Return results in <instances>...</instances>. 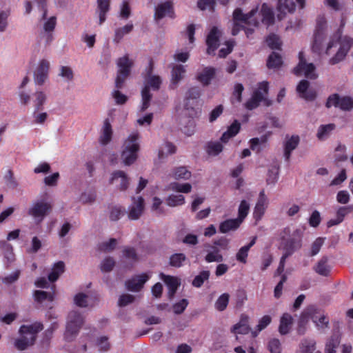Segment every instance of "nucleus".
I'll return each mask as SVG.
<instances>
[{
    "label": "nucleus",
    "instance_id": "nucleus-61",
    "mask_svg": "<svg viewBox=\"0 0 353 353\" xmlns=\"http://www.w3.org/2000/svg\"><path fill=\"white\" fill-rule=\"evenodd\" d=\"M266 142V138L262 137L261 139L259 138H253L250 141V148L256 152H259L261 151V145H265Z\"/></svg>",
    "mask_w": 353,
    "mask_h": 353
},
{
    "label": "nucleus",
    "instance_id": "nucleus-26",
    "mask_svg": "<svg viewBox=\"0 0 353 353\" xmlns=\"http://www.w3.org/2000/svg\"><path fill=\"white\" fill-rule=\"evenodd\" d=\"M352 208L350 206L340 207L336 212L334 218L330 219L327 222V226L331 228L337 225L342 223L345 217L351 212Z\"/></svg>",
    "mask_w": 353,
    "mask_h": 353
},
{
    "label": "nucleus",
    "instance_id": "nucleus-42",
    "mask_svg": "<svg viewBox=\"0 0 353 353\" xmlns=\"http://www.w3.org/2000/svg\"><path fill=\"white\" fill-rule=\"evenodd\" d=\"M212 250H208V254L205 256V261L208 263L221 262L223 260V255L219 250L216 247H211Z\"/></svg>",
    "mask_w": 353,
    "mask_h": 353
},
{
    "label": "nucleus",
    "instance_id": "nucleus-28",
    "mask_svg": "<svg viewBox=\"0 0 353 353\" xmlns=\"http://www.w3.org/2000/svg\"><path fill=\"white\" fill-rule=\"evenodd\" d=\"M97 9L99 21V24L101 25L106 20V14L110 8V0H97Z\"/></svg>",
    "mask_w": 353,
    "mask_h": 353
},
{
    "label": "nucleus",
    "instance_id": "nucleus-63",
    "mask_svg": "<svg viewBox=\"0 0 353 353\" xmlns=\"http://www.w3.org/2000/svg\"><path fill=\"white\" fill-rule=\"evenodd\" d=\"M249 250L248 247L245 245L241 247L236 254V260L242 263H246Z\"/></svg>",
    "mask_w": 353,
    "mask_h": 353
},
{
    "label": "nucleus",
    "instance_id": "nucleus-1",
    "mask_svg": "<svg viewBox=\"0 0 353 353\" xmlns=\"http://www.w3.org/2000/svg\"><path fill=\"white\" fill-rule=\"evenodd\" d=\"M312 319L319 330H324L329 327L328 316L315 305H309L301 312L299 321V332L304 334V326Z\"/></svg>",
    "mask_w": 353,
    "mask_h": 353
},
{
    "label": "nucleus",
    "instance_id": "nucleus-27",
    "mask_svg": "<svg viewBox=\"0 0 353 353\" xmlns=\"http://www.w3.org/2000/svg\"><path fill=\"white\" fill-rule=\"evenodd\" d=\"M241 123L238 120L234 122L228 128L227 130L223 132L220 140L223 143H227L231 138L235 137L240 131Z\"/></svg>",
    "mask_w": 353,
    "mask_h": 353
},
{
    "label": "nucleus",
    "instance_id": "nucleus-34",
    "mask_svg": "<svg viewBox=\"0 0 353 353\" xmlns=\"http://www.w3.org/2000/svg\"><path fill=\"white\" fill-rule=\"evenodd\" d=\"M65 270V264L63 261H58L55 263L50 272L48 274V280L50 282H54L57 281L61 274L63 273Z\"/></svg>",
    "mask_w": 353,
    "mask_h": 353
},
{
    "label": "nucleus",
    "instance_id": "nucleus-60",
    "mask_svg": "<svg viewBox=\"0 0 353 353\" xmlns=\"http://www.w3.org/2000/svg\"><path fill=\"white\" fill-rule=\"evenodd\" d=\"M42 247L41 241L37 236L32 237L30 247L28 248V253H37Z\"/></svg>",
    "mask_w": 353,
    "mask_h": 353
},
{
    "label": "nucleus",
    "instance_id": "nucleus-15",
    "mask_svg": "<svg viewBox=\"0 0 353 353\" xmlns=\"http://www.w3.org/2000/svg\"><path fill=\"white\" fill-rule=\"evenodd\" d=\"M268 205L269 199L265 195V192L262 190L259 193V198L253 212V217L256 222L261 219L268 207Z\"/></svg>",
    "mask_w": 353,
    "mask_h": 353
},
{
    "label": "nucleus",
    "instance_id": "nucleus-8",
    "mask_svg": "<svg viewBox=\"0 0 353 353\" xmlns=\"http://www.w3.org/2000/svg\"><path fill=\"white\" fill-rule=\"evenodd\" d=\"M119 70L115 80V86L117 89H121L126 79L130 75L131 68L133 65V61L129 59L128 54L118 59L117 62Z\"/></svg>",
    "mask_w": 353,
    "mask_h": 353
},
{
    "label": "nucleus",
    "instance_id": "nucleus-39",
    "mask_svg": "<svg viewBox=\"0 0 353 353\" xmlns=\"http://www.w3.org/2000/svg\"><path fill=\"white\" fill-rule=\"evenodd\" d=\"M267 46L272 50H281L282 42L279 37L274 33L270 34L265 39Z\"/></svg>",
    "mask_w": 353,
    "mask_h": 353
},
{
    "label": "nucleus",
    "instance_id": "nucleus-45",
    "mask_svg": "<svg viewBox=\"0 0 353 353\" xmlns=\"http://www.w3.org/2000/svg\"><path fill=\"white\" fill-rule=\"evenodd\" d=\"M334 123L321 125L318 129L316 137L319 140H324L328 137L330 132L335 129Z\"/></svg>",
    "mask_w": 353,
    "mask_h": 353
},
{
    "label": "nucleus",
    "instance_id": "nucleus-52",
    "mask_svg": "<svg viewBox=\"0 0 353 353\" xmlns=\"http://www.w3.org/2000/svg\"><path fill=\"white\" fill-rule=\"evenodd\" d=\"M210 273L208 270H203L196 275L193 279L192 284L196 288H200L205 281L209 279Z\"/></svg>",
    "mask_w": 353,
    "mask_h": 353
},
{
    "label": "nucleus",
    "instance_id": "nucleus-12",
    "mask_svg": "<svg viewBox=\"0 0 353 353\" xmlns=\"http://www.w3.org/2000/svg\"><path fill=\"white\" fill-rule=\"evenodd\" d=\"M50 62L46 59L39 61L34 72V81L37 85H42L48 77Z\"/></svg>",
    "mask_w": 353,
    "mask_h": 353
},
{
    "label": "nucleus",
    "instance_id": "nucleus-30",
    "mask_svg": "<svg viewBox=\"0 0 353 353\" xmlns=\"http://www.w3.org/2000/svg\"><path fill=\"white\" fill-rule=\"evenodd\" d=\"M242 223L236 218L233 219H227L221 222L219 225V230L221 233H228L230 231L237 230Z\"/></svg>",
    "mask_w": 353,
    "mask_h": 353
},
{
    "label": "nucleus",
    "instance_id": "nucleus-24",
    "mask_svg": "<svg viewBox=\"0 0 353 353\" xmlns=\"http://www.w3.org/2000/svg\"><path fill=\"white\" fill-rule=\"evenodd\" d=\"M216 74V69L213 67H205L202 72L196 75V79L203 86H208L210 84L211 81L214 78Z\"/></svg>",
    "mask_w": 353,
    "mask_h": 353
},
{
    "label": "nucleus",
    "instance_id": "nucleus-3",
    "mask_svg": "<svg viewBox=\"0 0 353 353\" xmlns=\"http://www.w3.org/2000/svg\"><path fill=\"white\" fill-rule=\"evenodd\" d=\"M42 329L43 327L40 323H35L30 325H22L19 329L21 338L16 340L15 347L20 350H23L28 346L33 345L37 333Z\"/></svg>",
    "mask_w": 353,
    "mask_h": 353
},
{
    "label": "nucleus",
    "instance_id": "nucleus-5",
    "mask_svg": "<svg viewBox=\"0 0 353 353\" xmlns=\"http://www.w3.org/2000/svg\"><path fill=\"white\" fill-rule=\"evenodd\" d=\"M202 94V90L199 86H192L185 92L183 100V108L185 110L188 111L190 117H196L198 111L195 107L199 104V100Z\"/></svg>",
    "mask_w": 353,
    "mask_h": 353
},
{
    "label": "nucleus",
    "instance_id": "nucleus-20",
    "mask_svg": "<svg viewBox=\"0 0 353 353\" xmlns=\"http://www.w3.org/2000/svg\"><path fill=\"white\" fill-rule=\"evenodd\" d=\"M160 279L165 283L168 288V296L170 299H172L174 294L181 284L180 279L178 277L165 275L163 273L159 274Z\"/></svg>",
    "mask_w": 353,
    "mask_h": 353
},
{
    "label": "nucleus",
    "instance_id": "nucleus-11",
    "mask_svg": "<svg viewBox=\"0 0 353 353\" xmlns=\"http://www.w3.org/2000/svg\"><path fill=\"white\" fill-rule=\"evenodd\" d=\"M150 272L135 275L125 282L127 289L132 292H139L144 284L150 279Z\"/></svg>",
    "mask_w": 353,
    "mask_h": 353
},
{
    "label": "nucleus",
    "instance_id": "nucleus-58",
    "mask_svg": "<svg viewBox=\"0 0 353 353\" xmlns=\"http://www.w3.org/2000/svg\"><path fill=\"white\" fill-rule=\"evenodd\" d=\"M268 349L270 353H281L282 346L278 339H271L267 345Z\"/></svg>",
    "mask_w": 353,
    "mask_h": 353
},
{
    "label": "nucleus",
    "instance_id": "nucleus-53",
    "mask_svg": "<svg viewBox=\"0 0 353 353\" xmlns=\"http://www.w3.org/2000/svg\"><path fill=\"white\" fill-rule=\"evenodd\" d=\"M223 150V145L221 141H209L206 145V151L208 154L214 153V154H219Z\"/></svg>",
    "mask_w": 353,
    "mask_h": 353
},
{
    "label": "nucleus",
    "instance_id": "nucleus-4",
    "mask_svg": "<svg viewBox=\"0 0 353 353\" xmlns=\"http://www.w3.org/2000/svg\"><path fill=\"white\" fill-rule=\"evenodd\" d=\"M162 83L161 78L159 75H150L144 77V87L141 90L142 105L141 111L144 112L150 106L152 95L150 89L157 91Z\"/></svg>",
    "mask_w": 353,
    "mask_h": 353
},
{
    "label": "nucleus",
    "instance_id": "nucleus-43",
    "mask_svg": "<svg viewBox=\"0 0 353 353\" xmlns=\"http://www.w3.org/2000/svg\"><path fill=\"white\" fill-rule=\"evenodd\" d=\"M192 185L190 183H179L177 182L171 183L169 189L178 193L188 194L192 191Z\"/></svg>",
    "mask_w": 353,
    "mask_h": 353
},
{
    "label": "nucleus",
    "instance_id": "nucleus-36",
    "mask_svg": "<svg viewBox=\"0 0 353 353\" xmlns=\"http://www.w3.org/2000/svg\"><path fill=\"white\" fill-rule=\"evenodd\" d=\"M133 28L132 23H128L123 27L117 28L114 31V41L117 43H119L125 34L132 31Z\"/></svg>",
    "mask_w": 353,
    "mask_h": 353
},
{
    "label": "nucleus",
    "instance_id": "nucleus-59",
    "mask_svg": "<svg viewBox=\"0 0 353 353\" xmlns=\"http://www.w3.org/2000/svg\"><path fill=\"white\" fill-rule=\"evenodd\" d=\"M315 271L322 276H327L330 272V268L327 265V260L320 261L315 267Z\"/></svg>",
    "mask_w": 353,
    "mask_h": 353
},
{
    "label": "nucleus",
    "instance_id": "nucleus-37",
    "mask_svg": "<svg viewBox=\"0 0 353 353\" xmlns=\"http://www.w3.org/2000/svg\"><path fill=\"white\" fill-rule=\"evenodd\" d=\"M316 348V342L311 339H304L299 344L296 353H313Z\"/></svg>",
    "mask_w": 353,
    "mask_h": 353
},
{
    "label": "nucleus",
    "instance_id": "nucleus-2",
    "mask_svg": "<svg viewBox=\"0 0 353 353\" xmlns=\"http://www.w3.org/2000/svg\"><path fill=\"white\" fill-rule=\"evenodd\" d=\"M282 236L281 247L284 251L279 265L277 269V273L281 274L285 268L286 259L291 255L295 250L301 247V232L299 230H294L290 232L289 229H285Z\"/></svg>",
    "mask_w": 353,
    "mask_h": 353
},
{
    "label": "nucleus",
    "instance_id": "nucleus-10",
    "mask_svg": "<svg viewBox=\"0 0 353 353\" xmlns=\"http://www.w3.org/2000/svg\"><path fill=\"white\" fill-rule=\"evenodd\" d=\"M325 106L327 108L334 106L344 111H350L353 109V99L350 97H341L339 94H332L327 99Z\"/></svg>",
    "mask_w": 353,
    "mask_h": 353
},
{
    "label": "nucleus",
    "instance_id": "nucleus-48",
    "mask_svg": "<svg viewBox=\"0 0 353 353\" xmlns=\"http://www.w3.org/2000/svg\"><path fill=\"white\" fill-rule=\"evenodd\" d=\"M34 300L39 303H43L45 301L52 302L54 298V292H47L41 290H36L34 292Z\"/></svg>",
    "mask_w": 353,
    "mask_h": 353
},
{
    "label": "nucleus",
    "instance_id": "nucleus-32",
    "mask_svg": "<svg viewBox=\"0 0 353 353\" xmlns=\"http://www.w3.org/2000/svg\"><path fill=\"white\" fill-rule=\"evenodd\" d=\"M231 331L234 334H248L250 331V327L248 325V317L242 316L239 322L232 327Z\"/></svg>",
    "mask_w": 353,
    "mask_h": 353
},
{
    "label": "nucleus",
    "instance_id": "nucleus-23",
    "mask_svg": "<svg viewBox=\"0 0 353 353\" xmlns=\"http://www.w3.org/2000/svg\"><path fill=\"white\" fill-rule=\"evenodd\" d=\"M74 304L81 307H92L97 303V299L92 295L78 293L74 297Z\"/></svg>",
    "mask_w": 353,
    "mask_h": 353
},
{
    "label": "nucleus",
    "instance_id": "nucleus-31",
    "mask_svg": "<svg viewBox=\"0 0 353 353\" xmlns=\"http://www.w3.org/2000/svg\"><path fill=\"white\" fill-rule=\"evenodd\" d=\"M292 323L293 318L292 315L288 313L283 314L280 319V325L279 327L280 334L282 335L287 334L290 332Z\"/></svg>",
    "mask_w": 353,
    "mask_h": 353
},
{
    "label": "nucleus",
    "instance_id": "nucleus-17",
    "mask_svg": "<svg viewBox=\"0 0 353 353\" xmlns=\"http://www.w3.org/2000/svg\"><path fill=\"white\" fill-rule=\"evenodd\" d=\"M165 16L172 19L175 17L173 5L170 1L159 3L155 8L154 16L155 20H161Z\"/></svg>",
    "mask_w": 353,
    "mask_h": 353
},
{
    "label": "nucleus",
    "instance_id": "nucleus-64",
    "mask_svg": "<svg viewBox=\"0 0 353 353\" xmlns=\"http://www.w3.org/2000/svg\"><path fill=\"white\" fill-rule=\"evenodd\" d=\"M339 344L337 338H331L326 343L325 353H336V348Z\"/></svg>",
    "mask_w": 353,
    "mask_h": 353
},
{
    "label": "nucleus",
    "instance_id": "nucleus-44",
    "mask_svg": "<svg viewBox=\"0 0 353 353\" xmlns=\"http://www.w3.org/2000/svg\"><path fill=\"white\" fill-rule=\"evenodd\" d=\"M192 185L190 183H179L177 182L171 183L169 189L178 193L188 194L192 191Z\"/></svg>",
    "mask_w": 353,
    "mask_h": 353
},
{
    "label": "nucleus",
    "instance_id": "nucleus-6",
    "mask_svg": "<svg viewBox=\"0 0 353 353\" xmlns=\"http://www.w3.org/2000/svg\"><path fill=\"white\" fill-rule=\"evenodd\" d=\"M83 316L77 311L72 310L68 314L64 334V337L67 341H72L74 339L83 325Z\"/></svg>",
    "mask_w": 353,
    "mask_h": 353
},
{
    "label": "nucleus",
    "instance_id": "nucleus-14",
    "mask_svg": "<svg viewBox=\"0 0 353 353\" xmlns=\"http://www.w3.org/2000/svg\"><path fill=\"white\" fill-rule=\"evenodd\" d=\"M109 183L114 185L119 190L124 191L129 186L130 179L124 172L116 171L111 174Z\"/></svg>",
    "mask_w": 353,
    "mask_h": 353
},
{
    "label": "nucleus",
    "instance_id": "nucleus-62",
    "mask_svg": "<svg viewBox=\"0 0 353 353\" xmlns=\"http://www.w3.org/2000/svg\"><path fill=\"white\" fill-rule=\"evenodd\" d=\"M117 244V241L115 239H110L108 241H104L99 245V249L103 252H110L113 250Z\"/></svg>",
    "mask_w": 353,
    "mask_h": 353
},
{
    "label": "nucleus",
    "instance_id": "nucleus-41",
    "mask_svg": "<svg viewBox=\"0 0 353 353\" xmlns=\"http://www.w3.org/2000/svg\"><path fill=\"white\" fill-rule=\"evenodd\" d=\"M296 4L293 0H279L278 10L284 14L292 13L295 10Z\"/></svg>",
    "mask_w": 353,
    "mask_h": 353
},
{
    "label": "nucleus",
    "instance_id": "nucleus-51",
    "mask_svg": "<svg viewBox=\"0 0 353 353\" xmlns=\"http://www.w3.org/2000/svg\"><path fill=\"white\" fill-rule=\"evenodd\" d=\"M249 211L250 203L245 200H242L239 206L237 219L243 223L245 217L248 216Z\"/></svg>",
    "mask_w": 353,
    "mask_h": 353
},
{
    "label": "nucleus",
    "instance_id": "nucleus-13",
    "mask_svg": "<svg viewBox=\"0 0 353 353\" xmlns=\"http://www.w3.org/2000/svg\"><path fill=\"white\" fill-rule=\"evenodd\" d=\"M113 129L111 121L109 118L104 119L103 125L99 130L98 141L101 145L105 146L112 140Z\"/></svg>",
    "mask_w": 353,
    "mask_h": 353
},
{
    "label": "nucleus",
    "instance_id": "nucleus-50",
    "mask_svg": "<svg viewBox=\"0 0 353 353\" xmlns=\"http://www.w3.org/2000/svg\"><path fill=\"white\" fill-rule=\"evenodd\" d=\"M315 68V65L313 63H307L306 62L301 68L300 76L303 73L306 78L314 79L317 77L314 73Z\"/></svg>",
    "mask_w": 353,
    "mask_h": 353
},
{
    "label": "nucleus",
    "instance_id": "nucleus-33",
    "mask_svg": "<svg viewBox=\"0 0 353 353\" xmlns=\"http://www.w3.org/2000/svg\"><path fill=\"white\" fill-rule=\"evenodd\" d=\"M165 203L169 207L175 208L185 203V198L181 194H170L165 198Z\"/></svg>",
    "mask_w": 353,
    "mask_h": 353
},
{
    "label": "nucleus",
    "instance_id": "nucleus-38",
    "mask_svg": "<svg viewBox=\"0 0 353 353\" xmlns=\"http://www.w3.org/2000/svg\"><path fill=\"white\" fill-rule=\"evenodd\" d=\"M172 176L176 180H188L192 174L185 167H178L172 170Z\"/></svg>",
    "mask_w": 353,
    "mask_h": 353
},
{
    "label": "nucleus",
    "instance_id": "nucleus-22",
    "mask_svg": "<svg viewBox=\"0 0 353 353\" xmlns=\"http://www.w3.org/2000/svg\"><path fill=\"white\" fill-rule=\"evenodd\" d=\"M351 45V40L341 43L336 54L330 59L329 63L330 65H335L343 60L349 52Z\"/></svg>",
    "mask_w": 353,
    "mask_h": 353
},
{
    "label": "nucleus",
    "instance_id": "nucleus-9",
    "mask_svg": "<svg viewBox=\"0 0 353 353\" xmlns=\"http://www.w3.org/2000/svg\"><path fill=\"white\" fill-rule=\"evenodd\" d=\"M269 90V83L268 81H262L259 83L258 88L255 90L251 98L245 103V107L249 110L256 108L263 99V93L268 94Z\"/></svg>",
    "mask_w": 353,
    "mask_h": 353
},
{
    "label": "nucleus",
    "instance_id": "nucleus-29",
    "mask_svg": "<svg viewBox=\"0 0 353 353\" xmlns=\"http://www.w3.org/2000/svg\"><path fill=\"white\" fill-rule=\"evenodd\" d=\"M260 14L261 15V21L263 24L269 26L274 23V12L266 3L262 5Z\"/></svg>",
    "mask_w": 353,
    "mask_h": 353
},
{
    "label": "nucleus",
    "instance_id": "nucleus-47",
    "mask_svg": "<svg viewBox=\"0 0 353 353\" xmlns=\"http://www.w3.org/2000/svg\"><path fill=\"white\" fill-rule=\"evenodd\" d=\"M34 105L35 112H38L43 109V106L46 101V94L42 91H37L34 94Z\"/></svg>",
    "mask_w": 353,
    "mask_h": 353
},
{
    "label": "nucleus",
    "instance_id": "nucleus-54",
    "mask_svg": "<svg viewBox=\"0 0 353 353\" xmlns=\"http://www.w3.org/2000/svg\"><path fill=\"white\" fill-rule=\"evenodd\" d=\"M185 261L186 256L184 254H174L170 258V265L172 267L179 268L183 265Z\"/></svg>",
    "mask_w": 353,
    "mask_h": 353
},
{
    "label": "nucleus",
    "instance_id": "nucleus-55",
    "mask_svg": "<svg viewBox=\"0 0 353 353\" xmlns=\"http://www.w3.org/2000/svg\"><path fill=\"white\" fill-rule=\"evenodd\" d=\"M230 295L228 293H223L216 301L214 303L215 308L219 311H223L228 306Z\"/></svg>",
    "mask_w": 353,
    "mask_h": 353
},
{
    "label": "nucleus",
    "instance_id": "nucleus-16",
    "mask_svg": "<svg viewBox=\"0 0 353 353\" xmlns=\"http://www.w3.org/2000/svg\"><path fill=\"white\" fill-rule=\"evenodd\" d=\"M144 210V199L141 196L132 198V203L128 208V216L131 220H137Z\"/></svg>",
    "mask_w": 353,
    "mask_h": 353
},
{
    "label": "nucleus",
    "instance_id": "nucleus-21",
    "mask_svg": "<svg viewBox=\"0 0 353 353\" xmlns=\"http://www.w3.org/2000/svg\"><path fill=\"white\" fill-rule=\"evenodd\" d=\"M310 83L307 80H301L296 87V91L300 97L307 101H314L316 97V92L314 90H308Z\"/></svg>",
    "mask_w": 353,
    "mask_h": 353
},
{
    "label": "nucleus",
    "instance_id": "nucleus-56",
    "mask_svg": "<svg viewBox=\"0 0 353 353\" xmlns=\"http://www.w3.org/2000/svg\"><path fill=\"white\" fill-rule=\"evenodd\" d=\"M176 152V145L170 141H165L160 147L158 154H173Z\"/></svg>",
    "mask_w": 353,
    "mask_h": 353
},
{
    "label": "nucleus",
    "instance_id": "nucleus-19",
    "mask_svg": "<svg viewBox=\"0 0 353 353\" xmlns=\"http://www.w3.org/2000/svg\"><path fill=\"white\" fill-rule=\"evenodd\" d=\"M256 13L257 10H252L248 14H243L241 8H236L233 12V21L253 24L254 26H257L259 21L252 19Z\"/></svg>",
    "mask_w": 353,
    "mask_h": 353
},
{
    "label": "nucleus",
    "instance_id": "nucleus-57",
    "mask_svg": "<svg viewBox=\"0 0 353 353\" xmlns=\"http://www.w3.org/2000/svg\"><path fill=\"white\" fill-rule=\"evenodd\" d=\"M115 265V261L113 258L108 256L102 260L100 264V269L103 272H110Z\"/></svg>",
    "mask_w": 353,
    "mask_h": 353
},
{
    "label": "nucleus",
    "instance_id": "nucleus-18",
    "mask_svg": "<svg viewBox=\"0 0 353 353\" xmlns=\"http://www.w3.org/2000/svg\"><path fill=\"white\" fill-rule=\"evenodd\" d=\"M220 32L216 26H214L208 33L206 38L207 54L214 55V52L219 46Z\"/></svg>",
    "mask_w": 353,
    "mask_h": 353
},
{
    "label": "nucleus",
    "instance_id": "nucleus-7",
    "mask_svg": "<svg viewBox=\"0 0 353 353\" xmlns=\"http://www.w3.org/2000/svg\"><path fill=\"white\" fill-rule=\"evenodd\" d=\"M52 208V202L47 199H43L32 203L28 210V214L37 222H41L45 216L50 213Z\"/></svg>",
    "mask_w": 353,
    "mask_h": 353
},
{
    "label": "nucleus",
    "instance_id": "nucleus-35",
    "mask_svg": "<svg viewBox=\"0 0 353 353\" xmlns=\"http://www.w3.org/2000/svg\"><path fill=\"white\" fill-rule=\"evenodd\" d=\"M283 64L282 57L280 54L272 52L267 59L266 65L269 69H275L280 68Z\"/></svg>",
    "mask_w": 353,
    "mask_h": 353
},
{
    "label": "nucleus",
    "instance_id": "nucleus-49",
    "mask_svg": "<svg viewBox=\"0 0 353 353\" xmlns=\"http://www.w3.org/2000/svg\"><path fill=\"white\" fill-rule=\"evenodd\" d=\"M299 137L298 135H292L288 139L284 145V154H290L292 150H294L299 143Z\"/></svg>",
    "mask_w": 353,
    "mask_h": 353
},
{
    "label": "nucleus",
    "instance_id": "nucleus-46",
    "mask_svg": "<svg viewBox=\"0 0 353 353\" xmlns=\"http://www.w3.org/2000/svg\"><path fill=\"white\" fill-rule=\"evenodd\" d=\"M325 38V32H314L313 43L312 46V50L314 52L319 53L321 50L322 43Z\"/></svg>",
    "mask_w": 353,
    "mask_h": 353
},
{
    "label": "nucleus",
    "instance_id": "nucleus-40",
    "mask_svg": "<svg viewBox=\"0 0 353 353\" xmlns=\"http://www.w3.org/2000/svg\"><path fill=\"white\" fill-rule=\"evenodd\" d=\"M185 72V69L183 65H174L172 70V83L177 85L183 78Z\"/></svg>",
    "mask_w": 353,
    "mask_h": 353
},
{
    "label": "nucleus",
    "instance_id": "nucleus-25",
    "mask_svg": "<svg viewBox=\"0 0 353 353\" xmlns=\"http://www.w3.org/2000/svg\"><path fill=\"white\" fill-rule=\"evenodd\" d=\"M138 140L139 134L137 133L131 134L125 141V150L122 154H125V152L135 154L139 150Z\"/></svg>",
    "mask_w": 353,
    "mask_h": 353
}]
</instances>
